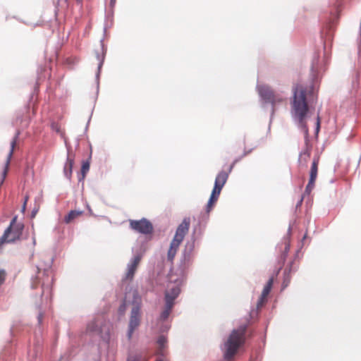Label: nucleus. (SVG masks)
Masks as SVG:
<instances>
[{
    "instance_id": "obj_1",
    "label": "nucleus",
    "mask_w": 361,
    "mask_h": 361,
    "mask_svg": "<svg viewBox=\"0 0 361 361\" xmlns=\"http://www.w3.org/2000/svg\"><path fill=\"white\" fill-rule=\"evenodd\" d=\"M336 6L331 11L330 16L328 17H322L325 23V27L321 31V37L324 41V60L320 61L319 56L317 53L314 54L311 64V80L312 84L310 89L296 85L293 87V97L292 102L291 116L293 121L298 127L304 133L305 147L312 150V145L309 139V130L305 122V118L309 112V105L307 99V95L313 97L314 94V89L319 82L320 74L325 71V66L328 63V56L326 51V47L329 42L333 39V29L338 18L339 6Z\"/></svg>"
},
{
    "instance_id": "obj_2",
    "label": "nucleus",
    "mask_w": 361,
    "mask_h": 361,
    "mask_svg": "<svg viewBox=\"0 0 361 361\" xmlns=\"http://www.w3.org/2000/svg\"><path fill=\"white\" fill-rule=\"evenodd\" d=\"M54 260V257L49 258L47 262L42 261L37 266V274L31 278L30 288L32 290L38 289L35 297H39L40 302H35V307L38 310L37 320L38 326L42 323L44 312L48 308L51 300V284L53 277L50 276L51 267Z\"/></svg>"
},
{
    "instance_id": "obj_3",
    "label": "nucleus",
    "mask_w": 361,
    "mask_h": 361,
    "mask_svg": "<svg viewBox=\"0 0 361 361\" xmlns=\"http://www.w3.org/2000/svg\"><path fill=\"white\" fill-rule=\"evenodd\" d=\"M149 239L138 238L132 248L133 256L127 264V271L126 273L125 279L132 281L134 278L135 273L137 268L138 264L148 249Z\"/></svg>"
},
{
    "instance_id": "obj_4",
    "label": "nucleus",
    "mask_w": 361,
    "mask_h": 361,
    "mask_svg": "<svg viewBox=\"0 0 361 361\" xmlns=\"http://www.w3.org/2000/svg\"><path fill=\"white\" fill-rule=\"evenodd\" d=\"M247 326H240L238 329H233L227 341L225 343V352L224 353V359L230 361L233 359L238 348L244 342V336L246 332Z\"/></svg>"
},
{
    "instance_id": "obj_5",
    "label": "nucleus",
    "mask_w": 361,
    "mask_h": 361,
    "mask_svg": "<svg viewBox=\"0 0 361 361\" xmlns=\"http://www.w3.org/2000/svg\"><path fill=\"white\" fill-rule=\"evenodd\" d=\"M131 304L133 307L130 311L126 333V337L128 341L131 340L134 331L139 327L141 323V298L136 291L133 294Z\"/></svg>"
},
{
    "instance_id": "obj_6",
    "label": "nucleus",
    "mask_w": 361,
    "mask_h": 361,
    "mask_svg": "<svg viewBox=\"0 0 361 361\" xmlns=\"http://www.w3.org/2000/svg\"><path fill=\"white\" fill-rule=\"evenodd\" d=\"M257 90L260 99L263 102L264 104H271V115H270V121L269 130L270 129V126L273 120V117L275 112V104L277 102H280L282 101V99L276 97L271 89L265 85H257Z\"/></svg>"
},
{
    "instance_id": "obj_7",
    "label": "nucleus",
    "mask_w": 361,
    "mask_h": 361,
    "mask_svg": "<svg viewBox=\"0 0 361 361\" xmlns=\"http://www.w3.org/2000/svg\"><path fill=\"white\" fill-rule=\"evenodd\" d=\"M196 230L195 228L193 229L192 234L191 235L190 240H188L185 245V247L182 252V257L180 259V266L183 267V271L187 269L192 264L193 257H194V250L196 241Z\"/></svg>"
},
{
    "instance_id": "obj_8",
    "label": "nucleus",
    "mask_w": 361,
    "mask_h": 361,
    "mask_svg": "<svg viewBox=\"0 0 361 361\" xmlns=\"http://www.w3.org/2000/svg\"><path fill=\"white\" fill-rule=\"evenodd\" d=\"M129 227L136 233L146 235H152L154 227L152 222L147 219L143 217L140 220H129Z\"/></svg>"
},
{
    "instance_id": "obj_9",
    "label": "nucleus",
    "mask_w": 361,
    "mask_h": 361,
    "mask_svg": "<svg viewBox=\"0 0 361 361\" xmlns=\"http://www.w3.org/2000/svg\"><path fill=\"white\" fill-rule=\"evenodd\" d=\"M184 279H177L171 287H169L164 293V302L170 305H174L175 300L179 296L181 288L180 286L183 284Z\"/></svg>"
},
{
    "instance_id": "obj_10",
    "label": "nucleus",
    "mask_w": 361,
    "mask_h": 361,
    "mask_svg": "<svg viewBox=\"0 0 361 361\" xmlns=\"http://www.w3.org/2000/svg\"><path fill=\"white\" fill-rule=\"evenodd\" d=\"M100 45H101L102 52L99 53L98 51H97L95 52L96 58L99 61L98 66H97V71L95 74L97 94H98L99 90V77H100V73H101V69L104 64L105 56H106V54L107 51V48L105 47V45L104 44V38L100 39Z\"/></svg>"
},
{
    "instance_id": "obj_11",
    "label": "nucleus",
    "mask_w": 361,
    "mask_h": 361,
    "mask_svg": "<svg viewBox=\"0 0 361 361\" xmlns=\"http://www.w3.org/2000/svg\"><path fill=\"white\" fill-rule=\"evenodd\" d=\"M233 168V164H231L228 171H221L216 176L214 188L212 192L220 194L224 185L226 184L229 174L231 173Z\"/></svg>"
},
{
    "instance_id": "obj_12",
    "label": "nucleus",
    "mask_w": 361,
    "mask_h": 361,
    "mask_svg": "<svg viewBox=\"0 0 361 361\" xmlns=\"http://www.w3.org/2000/svg\"><path fill=\"white\" fill-rule=\"evenodd\" d=\"M25 226L23 223L18 222L13 227L11 233L7 235L6 243H15L21 239Z\"/></svg>"
},
{
    "instance_id": "obj_13",
    "label": "nucleus",
    "mask_w": 361,
    "mask_h": 361,
    "mask_svg": "<svg viewBox=\"0 0 361 361\" xmlns=\"http://www.w3.org/2000/svg\"><path fill=\"white\" fill-rule=\"evenodd\" d=\"M273 283H274V279L271 277L269 279L266 286L264 287L263 290L261 294V296L259 297V298L257 300V307H256L257 310L255 311L253 310L252 314H254V313L257 314V311L259 309H261L262 307L264 305V302L267 301L266 298L269 294V293L271 290Z\"/></svg>"
},
{
    "instance_id": "obj_14",
    "label": "nucleus",
    "mask_w": 361,
    "mask_h": 361,
    "mask_svg": "<svg viewBox=\"0 0 361 361\" xmlns=\"http://www.w3.org/2000/svg\"><path fill=\"white\" fill-rule=\"evenodd\" d=\"M87 334L92 336H97L102 339H105L106 337L103 334V329L100 323L94 319L89 322L87 325Z\"/></svg>"
},
{
    "instance_id": "obj_15",
    "label": "nucleus",
    "mask_w": 361,
    "mask_h": 361,
    "mask_svg": "<svg viewBox=\"0 0 361 361\" xmlns=\"http://www.w3.org/2000/svg\"><path fill=\"white\" fill-rule=\"evenodd\" d=\"M190 220L189 218H184L182 222L178 225L176 228L174 238L183 240L184 237L188 231L190 227Z\"/></svg>"
},
{
    "instance_id": "obj_16",
    "label": "nucleus",
    "mask_w": 361,
    "mask_h": 361,
    "mask_svg": "<svg viewBox=\"0 0 361 361\" xmlns=\"http://www.w3.org/2000/svg\"><path fill=\"white\" fill-rule=\"evenodd\" d=\"M19 135H20V132L18 130L16 131V133L15 134V136L13 137V140L11 142V149L9 151V153H8L7 159H6V161L5 163V169H4V170L3 171V173H2V179H1V184L4 182V179H5V177L6 176L8 164L10 163L11 158V157L13 155V150H14L15 146L16 145V142H17V140L18 138Z\"/></svg>"
},
{
    "instance_id": "obj_17",
    "label": "nucleus",
    "mask_w": 361,
    "mask_h": 361,
    "mask_svg": "<svg viewBox=\"0 0 361 361\" xmlns=\"http://www.w3.org/2000/svg\"><path fill=\"white\" fill-rule=\"evenodd\" d=\"M67 158L66 161L63 166V174L64 176L68 180H71V176H72V171H73V166L74 164V158L70 157V148L67 147Z\"/></svg>"
},
{
    "instance_id": "obj_18",
    "label": "nucleus",
    "mask_w": 361,
    "mask_h": 361,
    "mask_svg": "<svg viewBox=\"0 0 361 361\" xmlns=\"http://www.w3.org/2000/svg\"><path fill=\"white\" fill-rule=\"evenodd\" d=\"M182 241L183 240L180 239H177L173 237L170 243L169 249L167 253V259L169 261H173L176 256L177 250Z\"/></svg>"
},
{
    "instance_id": "obj_19",
    "label": "nucleus",
    "mask_w": 361,
    "mask_h": 361,
    "mask_svg": "<svg viewBox=\"0 0 361 361\" xmlns=\"http://www.w3.org/2000/svg\"><path fill=\"white\" fill-rule=\"evenodd\" d=\"M173 306L174 305L165 302L164 309L157 318V322L159 324L161 322H164L169 318Z\"/></svg>"
},
{
    "instance_id": "obj_20",
    "label": "nucleus",
    "mask_w": 361,
    "mask_h": 361,
    "mask_svg": "<svg viewBox=\"0 0 361 361\" xmlns=\"http://www.w3.org/2000/svg\"><path fill=\"white\" fill-rule=\"evenodd\" d=\"M293 263H294L293 261L290 262L283 271V276H284L283 282V288H286L290 282V274L292 271H296V269H293Z\"/></svg>"
},
{
    "instance_id": "obj_21",
    "label": "nucleus",
    "mask_w": 361,
    "mask_h": 361,
    "mask_svg": "<svg viewBox=\"0 0 361 361\" xmlns=\"http://www.w3.org/2000/svg\"><path fill=\"white\" fill-rule=\"evenodd\" d=\"M114 23V8L110 9L106 13L105 23L104 26V33L105 34L107 29L111 27Z\"/></svg>"
},
{
    "instance_id": "obj_22",
    "label": "nucleus",
    "mask_w": 361,
    "mask_h": 361,
    "mask_svg": "<svg viewBox=\"0 0 361 361\" xmlns=\"http://www.w3.org/2000/svg\"><path fill=\"white\" fill-rule=\"evenodd\" d=\"M220 194L216 193L215 192H211L210 197L208 200L207 204L206 205V212L209 213L212 209L213 206L218 200Z\"/></svg>"
},
{
    "instance_id": "obj_23",
    "label": "nucleus",
    "mask_w": 361,
    "mask_h": 361,
    "mask_svg": "<svg viewBox=\"0 0 361 361\" xmlns=\"http://www.w3.org/2000/svg\"><path fill=\"white\" fill-rule=\"evenodd\" d=\"M17 219H18V216L17 215H16V216H14L13 217V219H11V222L9 224V226L6 228V230L4 231V234L1 237V242L2 240H4L5 239H6L7 235H9L11 233V231H12L13 227L18 224L17 222Z\"/></svg>"
},
{
    "instance_id": "obj_24",
    "label": "nucleus",
    "mask_w": 361,
    "mask_h": 361,
    "mask_svg": "<svg viewBox=\"0 0 361 361\" xmlns=\"http://www.w3.org/2000/svg\"><path fill=\"white\" fill-rule=\"evenodd\" d=\"M318 162H319V159L314 157L313 159V161L312 163V166H311V169H310V178H309L311 179V180L312 179L316 180L317 176V171H318Z\"/></svg>"
},
{
    "instance_id": "obj_25",
    "label": "nucleus",
    "mask_w": 361,
    "mask_h": 361,
    "mask_svg": "<svg viewBox=\"0 0 361 361\" xmlns=\"http://www.w3.org/2000/svg\"><path fill=\"white\" fill-rule=\"evenodd\" d=\"M82 214V211H80V210H71L68 212V214L65 216L64 221L66 224H68Z\"/></svg>"
},
{
    "instance_id": "obj_26",
    "label": "nucleus",
    "mask_w": 361,
    "mask_h": 361,
    "mask_svg": "<svg viewBox=\"0 0 361 361\" xmlns=\"http://www.w3.org/2000/svg\"><path fill=\"white\" fill-rule=\"evenodd\" d=\"M90 170V161L88 160L83 161L81 166V176L79 177L78 181L83 180L85 174L87 173V171Z\"/></svg>"
},
{
    "instance_id": "obj_27",
    "label": "nucleus",
    "mask_w": 361,
    "mask_h": 361,
    "mask_svg": "<svg viewBox=\"0 0 361 361\" xmlns=\"http://www.w3.org/2000/svg\"><path fill=\"white\" fill-rule=\"evenodd\" d=\"M290 242L289 240H288V238H284V250L282 252L281 255V260L283 261V262H285L287 256H288V252H289V250H290Z\"/></svg>"
},
{
    "instance_id": "obj_28",
    "label": "nucleus",
    "mask_w": 361,
    "mask_h": 361,
    "mask_svg": "<svg viewBox=\"0 0 361 361\" xmlns=\"http://www.w3.org/2000/svg\"><path fill=\"white\" fill-rule=\"evenodd\" d=\"M167 338L165 336L161 335L157 338V344L159 345V348L161 349H163L165 347V345L166 343Z\"/></svg>"
},
{
    "instance_id": "obj_29",
    "label": "nucleus",
    "mask_w": 361,
    "mask_h": 361,
    "mask_svg": "<svg viewBox=\"0 0 361 361\" xmlns=\"http://www.w3.org/2000/svg\"><path fill=\"white\" fill-rule=\"evenodd\" d=\"M315 180L309 178L307 185H306L305 193L309 195L314 186Z\"/></svg>"
},
{
    "instance_id": "obj_30",
    "label": "nucleus",
    "mask_w": 361,
    "mask_h": 361,
    "mask_svg": "<svg viewBox=\"0 0 361 361\" xmlns=\"http://www.w3.org/2000/svg\"><path fill=\"white\" fill-rule=\"evenodd\" d=\"M310 153H311L310 149L304 148L300 153L298 161H301V158L302 156H306L307 157H310Z\"/></svg>"
},
{
    "instance_id": "obj_31",
    "label": "nucleus",
    "mask_w": 361,
    "mask_h": 361,
    "mask_svg": "<svg viewBox=\"0 0 361 361\" xmlns=\"http://www.w3.org/2000/svg\"><path fill=\"white\" fill-rule=\"evenodd\" d=\"M357 47H358V54L361 55V21L360 23V28H359V37L357 39Z\"/></svg>"
},
{
    "instance_id": "obj_32",
    "label": "nucleus",
    "mask_w": 361,
    "mask_h": 361,
    "mask_svg": "<svg viewBox=\"0 0 361 361\" xmlns=\"http://www.w3.org/2000/svg\"><path fill=\"white\" fill-rule=\"evenodd\" d=\"M171 328V325L167 324H161L159 326V331L161 333L167 332Z\"/></svg>"
},
{
    "instance_id": "obj_33",
    "label": "nucleus",
    "mask_w": 361,
    "mask_h": 361,
    "mask_svg": "<svg viewBox=\"0 0 361 361\" xmlns=\"http://www.w3.org/2000/svg\"><path fill=\"white\" fill-rule=\"evenodd\" d=\"M126 310V300H123V301L119 305V307H118L119 314H123L125 312Z\"/></svg>"
},
{
    "instance_id": "obj_34",
    "label": "nucleus",
    "mask_w": 361,
    "mask_h": 361,
    "mask_svg": "<svg viewBox=\"0 0 361 361\" xmlns=\"http://www.w3.org/2000/svg\"><path fill=\"white\" fill-rule=\"evenodd\" d=\"M358 78H359L358 74H356L353 79L352 86H353V88H354V89H355L358 87V85H359Z\"/></svg>"
},
{
    "instance_id": "obj_35",
    "label": "nucleus",
    "mask_w": 361,
    "mask_h": 361,
    "mask_svg": "<svg viewBox=\"0 0 361 361\" xmlns=\"http://www.w3.org/2000/svg\"><path fill=\"white\" fill-rule=\"evenodd\" d=\"M6 271L4 269H0V286L4 283L6 279Z\"/></svg>"
},
{
    "instance_id": "obj_36",
    "label": "nucleus",
    "mask_w": 361,
    "mask_h": 361,
    "mask_svg": "<svg viewBox=\"0 0 361 361\" xmlns=\"http://www.w3.org/2000/svg\"><path fill=\"white\" fill-rule=\"evenodd\" d=\"M319 130H320V118H319V116L317 115V122H316V127H315V133H316V135L318 134Z\"/></svg>"
},
{
    "instance_id": "obj_37",
    "label": "nucleus",
    "mask_w": 361,
    "mask_h": 361,
    "mask_svg": "<svg viewBox=\"0 0 361 361\" xmlns=\"http://www.w3.org/2000/svg\"><path fill=\"white\" fill-rule=\"evenodd\" d=\"M51 128L53 130L56 131V133L60 132V127L56 123L53 122L51 125Z\"/></svg>"
},
{
    "instance_id": "obj_38",
    "label": "nucleus",
    "mask_w": 361,
    "mask_h": 361,
    "mask_svg": "<svg viewBox=\"0 0 361 361\" xmlns=\"http://www.w3.org/2000/svg\"><path fill=\"white\" fill-rule=\"evenodd\" d=\"M127 361H140V359L138 356H129L127 359Z\"/></svg>"
},
{
    "instance_id": "obj_39",
    "label": "nucleus",
    "mask_w": 361,
    "mask_h": 361,
    "mask_svg": "<svg viewBox=\"0 0 361 361\" xmlns=\"http://www.w3.org/2000/svg\"><path fill=\"white\" fill-rule=\"evenodd\" d=\"M252 150H253V148H251L250 149H247L246 148H245L244 151H243V153L241 155V157H244L247 156V154L251 153Z\"/></svg>"
},
{
    "instance_id": "obj_40",
    "label": "nucleus",
    "mask_w": 361,
    "mask_h": 361,
    "mask_svg": "<svg viewBox=\"0 0 361 361\" xmlns=\"http://www.w3.org/2000/svg\"><path fill=\"white\" fill-rule=\"evenodd\" d=\"M304 197L303 195L301 196L300 199L298 201L295 207L298 208L302 205V201H303Z\"/></svg>"
},
{
    "instance_id": "obj_41",
    "label": "nucleus",
    "mask_w": 361,
    "mask_h": 361,
    "mask_svg": "<svg viewBox=\"0 0 361 361\" xmlns=\"http://www.w3.org/2000/svg\"><path fill=\"white\" fill-rule=\"evenodd\" d=\"M92 112L91 113L89 118H88V121H87V125H86V127L85 128V133H86L87 131V129H88V126H89V124H90V120H91V117H92Z\"/></svg>"
},
{
    "instance_id": "obj_42",
    "label": "nucleus",
    "mask_w": 361,
    "mask_h": 361,
    "mask_svg": "<svg viewBox=\"0 0 361 361\" xmlns=\"http://www.w3.org/2000/svg\"><path fill=\"white\" fill-rule=\"evenodd\" d=\"M116 0H110L109 6L111 8H114L116 5Z\"/></svg>"
},
{
    "instance_id": "obj_43",
    "label": "nucleus",
    "mask_w": 361,
    "mask_h": 361,
    "mask_svg": "<svg viewBox=\"0 0 361 361\" xmlns=\"http://www.w3.org/2000/svg\"><path fill=\"white\" fill-rule=\"evenodd\" d=\"M27 200V197H25L24 204H23V207H22V212H24L25 210Z\"/></svg>"
},
{
    "instance_id": "obj_44",
    "label": "nucleus",
    "mask_w": 361,
    "mask_h": 361,
    "mask_svg": "<svg viewBox=\"0 0 361 361\" xmlns=\"http://www.w3.org/2000/svg\"><path fill=\"white\" fill-rule=\"evenodd\" d=\"M243 157H241V156L237 159H235L233 162L231 164H233V166L235 164V163H237L238 161H240Z\"/></svg>"
},
{
    "instance_id": "obj_45",
    "label": "nucleus",
    "mask_w": 361,
    "mask_h": 361,
    "mask_svg": "<svg viewBox=\"0 0 361 361\" xmlns=\"http://www.w3.org/2000/svg\"><path fill=\"white\" fill-rule=\"evenodd\" d=\"M37 212V209L32 210V214H31V217L32 218L34 217Z\"/></svg>"
},
{
    "instance_id": "obj_46",
    "label": "nucleus",
    "mask_w": 361,
    "mask_h": 361,
    "mask_svg": "<svg viewBox=\"0 0 361 361\" xmlns=\"http://www.w3.org/2000/svg\"><path fill=\"white\" fill-rule=\"evenodd\" d=\"M290 232H291V227H290V226H289L288 229V235H290Z\"/></svg>"
},
{
    "instance_id": "obj_47",
    "label": "nucleus",
    "mask_w": 361,
    "mask_h": 361,
    "mask_svg": "<svg viewBox=\"0 0 361 361\" xmlns=\"http://www.w3.org/2000/svg\"><path fill=\"white\" fill-rule=\"evenodd\" d=\"M32 243L34 245L36 244V240H35V237L34 235L32 236Z\"/></svg>"
},
{
    "instance_id": "obj_48",
    "label": "nucleus",
    "mask_w": 361,
    "mask_h": 361,
    "mask_svg": "<svg viewBox=\"0 0 361 361\" xmlns=\"http://www.w3.org/2000/svg\"><path fill=\"white\" fill-rule=\"evenodd\" d=\"M78 4H82V0H76Z\"/></svg>"
},
{
    "instance_id": "obj_49",
    "label": "nucleus",
    "mask_w": 361,
    "mask_h": 361,
    "mask_svg": "<svg viewBox=\"0 0 361 361\" xmlns=\"http://www.w3.org/2000/svg\"><path fill=\"white\" fill-rule=\"evenodd\" d=\"M306 237H307V234H305L303 238H302V240H305L306 238Z\"/></svg>"
},
{
    "instance_id": "obj_50",
    "label": "nucleus",
    "mask_w": 361,
    "mask_h": 361,
    "mask_svg": "<svg viewBox=\"0 0 361 361\" xmlns=\"http://www.w3.org/2000/svg\"><path fill=\"white\" fill-rule=\"evenodd\" d=\"M5 354H6V352H3V354L1 356L4 357ZM2 359H4V357H2Z\"/></svg>"
},
{
    "instance_id": "obj_51",
    "label": "nucleus",
    "mask_w": 361,
    "mask_h": 361,
    "mask_svg": "<svg viewBox=\"0 0 361 361\" xmlns=\"http://www.w3.org/2000/svg\"><path fill=\"white\" fill-rule=\"evenodd\" d=\"M156 361H163L161 359H158Z\"/></svg>"
}]
</instances>
